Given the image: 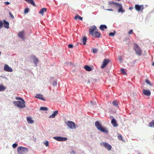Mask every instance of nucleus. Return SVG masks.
<instances>
[{"label":"nucleus","mask_w":154,"mask_h":154,"mask_svg":"<svg viewBox=\"0 0 154 154\" xmlns=\"http://www.w3.org/2000/svg\"><path fill=\"white\" fill-rule=\"evenodd\" d=\"M118 103L119 102L116 100H114L112 102V104L113 105L117 107H119Z\"/></svg>","instance_id":"23"},{"label":"nucleus","mask_w":154,"mask_h":154,"mask_svg":"<svg viewBox=\"0 0 154 154\" xmlns=\"http://www.w3.org/2000/svg\"><path fill=\"white\" fill-rule=\"evenodd\" d=\"M134 49L138 55L139 56L141 55L142 53L141 50L137 45L136 44L134 45Z\"/></svg>","instance_id":"4"},{"label":"nucleus","mask_w":154,"mask_h":154,"mask_svg":"<svg viewBox=\"0 0 154 154\" xmlns=\"http://www.w3.org/2000/svg\"><path fill=\"white\" fill-rule=\"evenodd\" d=\"M44 144L46 146H49V142L48 141H46L44 143Z\"/></svg>","instance_id":"38"},{"label":"nucleus","mask_w":154,"mask_h":154,"mask_svg":"<svg viewBox=\"0 0 154 154\" xmlns=\"http://www.w3.org/2000/svg\"><path fill=\"white\" fill-rule=\"evenodd\" d=\"M16 99L17 100H20L21 101L24 102V100L23 99H22L21 97H16Z\"/></svg>","instance_id":"35"},{"label":"nucleus","mask_w":154,"mask_h":154,"mask_svg":"<svg viewBox=\"0 0 154 154\" xmlns=\"http://www.w3.org/2000/svg\"><path fill=\"white\" fill-rule=\"evenodd\" d=\"M9 14L10 15V16L12 18V19H13L14 18V16L12 14L11 12H9Z\"/></svg>","instance_id":"46"},{"label":"nucleus","mask_w":154,"mask_h":154,"mask_svg":"<svg viewBox=\"0 0 154 154\" xmlns=\"http://www.w3.org/2000/svg\"><path fill=\"white\" fill-rule=\"evenodd\" d=\"M95 126L98 130L105 133H108V131L105 128L102 126L101 124L99 121H97L95 122Z\"/></svg>","instance_id":"1"},{"label":"nucleus","mask_w":154,"mask_h":154,"mask_svg":"<svg viewBox=\"0 0 154 154\" xmlns=\"http://www.w3.org/2000/svg\"><path fill=\"white\" fill-rule=\"evenodd\" d=\"M110 61V60L109 59H105L102 63V65L101 66V69L104 68L107 65L108 63Z\"/></svg>","instance_id":"8"},{"label":"nucleus","mask_w":154,"mask_h":154,"mask_svg":"<svg viewBox=\"0 0 154 154\" xmlns=\"http://www.w3.org/2000/svg\"><path fill=\"white\" fill-rule=\"evenodd\" d=\"M40 110L44 111H47L48 109L47 107H41L40 108Z\"/></svg>","instance_id":"28"},{"label":"nucleus","mask_w":154,"mask_h":154,"mask_svg":"<svg viewBox=\"0 0 154 154\" xmlns=\"http://www.w3.org/2000/svg\"><path fill=\"white\" fill-rule=\"evenodd\" d=\"M138 154H140V153H138Z\"/></svg>","instance_id":"57"},{"label":"nucleus","mask_w":154,"mask_h":154,"mask_svg":"<svg viewBox=\"0 0 154 154\" xmlns=\"http://www.w3.org/2000/svg\"><path fill=\"white\" fill-rule=\"evenodd\" d=\"M27 122L29 124H32L34 122V121L32 119V118L28 117L27 118Z\"/></svg>","instance_id":"19"},{"label":"nucleus","mask_w":154,"mask_h":154,"mask_svg":"<svg viewBox=\"0 0 154 154\" xmlns=\"http://www.w3.org/2000/svg\"><path fill=\"white\" fill-rule=\"evenodd\" d=\"M149 126L151 127H154V120H152L149 123Z\"/></svg>","instance_id":"31"},{"label":"nucleus","mask_w":154,"mask_h":154,"mask_svg":"<svg viewBox=\"0 0 154 154\" xmlns=\"http://www.w3.org/2000/svg\"><path fill=\"white\" fill-rule=\"evenodd\" d=\"M118 137L119 139L122 140V137L121 135H119L118 136Z\"/></svg>","instance_id":"48"},{"label":"nucleus","mask_w":154,"mask_h":154,"mask_svg":"<svg viewBox=\"0 0 154 154\" xmlns=\"http://www.w3.org/2000/svg\"><path fill=\"white\" fill-rule=\"evenodd\" d=\"M121 71L122 72L124 73V74H126L125 72V69H123V68H121Z\"/></svg>","instance_id":"44"},{"label":"nucleus","mask_w":154,"mask_h":154,"mask_svg":"<svg viewBox=\"0 0 154 154\" xmlns=\"http://www.w3.org/2000/svg\"><path fill=\"white\" fill-rule=\"evenodd\" d=\"M57 81H54V82L53 83L52 85L54 86H55L57 85Z\"/></svg>","instance_id":"42"},{"label":"nucleus","mask_w":154,"mask_h":154,"mask_svg":"<svg viewBox=\"0 0 154 154\" xmlns=\"http://www.w3.org/2000/svg\"><path fill=\"white\" fill-rule=\"evenodd\" d=\"M25 1H26V2H28V1H29V0H25Z\"/></svg>","instance_id":"55"},{"label":"nucleus","mask_w":154,"mask_h":154,"mask_svg":"<svg viewBox=\"0 0 154 154\" xmlns=\"http://www.w3.org/2000/svg\"><path fill=\"white\" fill-rule=\"evenodd\" d=\"M135 9L137 11H142L144 8L143 5H136L135 6Z\"/></svg>","instance_id":"9"},{"label":"nucleus","mask_w":154,"mask_h":154,"mask_svg":"<svg viewBox=\"0 0 154 154\" xmlns=\"http://www.w3.org/2000/svg\"><path fill=\"white\" fill-rule=\"evenodd\" d=\"M100 144L101 145H103L109 151L111 150L112 146L110 145L108 143L105 142H103L101 143Z\"/></svg>","instance_id":"6"},{"label":"nucleus","mask_w":154,"mask_h":154,"mask_svg":"<svg viewBox=\"0 0 154 154\" xmlns=\"http://www.w3.org/2000/svg\"><path fill=\"white\" fill-rule=\"evenodd\" d=\"M58 112L57 110L54 111L53 114L49 116V118H54L58 114Z\"/></svg>","instance_id":"15"},{"label":"nucleus","mask_w":154,"mask_h":154,"mask_svg":"<svg viewBox=\"0 0 154 154\" xmlns=\"http://www.w3.org/2000/svg\"><path fill=\"white\" fill-rule=\"evenodd\" d=\"M70 154H75V152L73 150H72Z\"/></svg>","instance_id":"50"},{"label":"nucleus","mask_w":154,"mask_h":154,"mask_svg":"<svg viewBox=\"0 0 154 154\" xmlns=\"http://www.w3.org/2000/svg\"><path fill=\"white\" fill-rule=\"evenodd\" d=\"M1 52L0 51V55H1Z\"/></svg>","instance_id":"56"},{"label":"nucleus","mask_w":154,"mask_h":154,"mask_svg":"<svg viewBox=\"0 0 154 154\" xmlns=\"http://www.w3.org/2000/svg\"><path fill=\"white\" fill-rule=\"evenodd\" d=\"M4 24V23L1 20H0V29L2 27Z\"/></svg>","instance_id":"41"},{"label":"nucleus","mask_w":154,"mask_h":154,"mask_svg":"<svg viewBox=\"0 0 154 154\" xmlns=\"http://www.w3.org/2000/svg\"><path fill=\"white\" fill-rule=\"evenodd\" d=\"M74 19L75 20H77L78 19H79L81 20H82V17H81L78 15H76L74 17Z\"/></svg>","instance_id":"30"},{"label":"nucleus","mask_w":154,"mask_h":154,"mask_svg":"<svg viewBox=\"0 0 154 154\" xmlns=\"http://www.w3.org/2000/svg\"><path fill=\"white\" fill-rule=\"evenodd\" d=\"M111 123L113 125V126L114 127H116L118 126V125L117 124V122L116 120L114 119H112L111 121Z\"/></svg>","instance_id":"14"},{"label":"nucleus","mask_w":154,"mask_h":154,"mask_svg":"<svg viewBox=\"0 0 154 154\" xmlns=\"http://www.w3.org/2000/svg\"><path fill=\"white\" fill-rule=\"evenodd\" d=\"M106 10L107 11H113V10L112 9H106Z\"/></svg>","instance_id":"52"},{"label":"nucleus","mask_w":154,"mask_h":154,"mask_svg":"<svg viewBox=\"0 0 154 154\" xmlns=\"http://www.w3.org/2000/svg\"><path fill=\"white\" fill-rule=\"evenodd\" d=\"M92 51L93 53H95L97 52L98 50L97 48H93Z\"/></svg>","instance_id":"36"},{"label":"nucleus","mask_w":154,"mask_h":154,"mask_svg":"<svg viewBox=\"0 0 154 154\" xmlns=\"http://www.w3.org/2000/svg\"><path fill=\"white\" fill-rule=\"evenodd\" d=\"M25 102H22L20 101H13L14 104L19 108H23L25 107Z\"/></svg>","instance_id":"3"},{"label":"nucleus","mask_w":154,"mask_h":154,"mask_svg":"<svg viewBox=\"0 0 154 154\" xmlns=\"http://www.w3.org/2000/svg\"><path fill=\"white\" fill-rule=\"evenodd\" d=\"M4 23V27L7 28V29H8L9 28V23L6 21L5 20H3Z\"/></svg>","instance_id":"18"},{"label":"nucleus","mask_w":154,"mask_h":154,"mask_svg":"<svg viewBox=\"0 0 154 154\" xmlns=\"http://www.w3.org/2000/svg\"><path fill=\"white\" fill-rule=\"evenodd\" d=\"M17 145L18 144L17 143H15L13 144L12 146L14 148H15L17 146Z\"/></svg>","instance_id":"39"},{"label":"nucleus","mask_w":154,"mask_h":154,"mask_svg":"<svg viewBox=\"0 0 154 154\" xmlns=\"http://www.w3.org/2000/svg\"><path fill=\"white\" fill-rule=\"evenodd\" d=\"M47 11V9L46 8H42L41 9L39 12V13L41 14L42 15H43V13L44 12H46Z\"/></svg>","instance_id":"20"},{"label":"nucleus","mask_w":154,"mask_h":154,"mask_svg":"<svg viewBox=\"0 0 154 154\" xmlns=\"http://www.w3.org/2000/svg\"><path fill=\"white\" fill-rule=\"evenodd\" d=\"M96 104V103L95 102H93L92 101H91L90 103V105H91L92 106L94 107V106H95Z\"/></svg>","instance_id":"37"},{"label":"nucleus","mask_w":154,"mask_h":154,"mask_svg":"<svg viewBox=\"0 0 154 154\" xmlns=\"http://www.w3.org/2000/svg\"><path fill=\"white\" fill-rule=\"evenodd\" d=\"M83 41V45H85L86 44V42L87 40V38L86 36H84L82 39Z\"/></svg>","instance_id":"26"},{"label":"nucleus","mask_w":154,"mask_h":154,"mask_svg":"<svg viewBox=\"0 0 154 154\" xmlns=\"http://www.w3.org/2000/svg\"><path fill=\"white\" fill-rule=\"evenodd\" d=\"M27 2L30 3L33 6H35V4L33 0H29Z\"/></svg>","instance_id":"27"},{"label":"nucleus","mask_w":154,"mask_h":154,"mask_svg":"<svg viewBox=\"0 0 154 154\" xmlns=\"http://www.w3.org/2000/svg\"><path fill=\"white\" fill-rule=\"evenodd\" d=\"M53 138L54 139L59 141H65L67 139V138L66 137H54Z\"/></svg>","instance_id":"7"},{"label":"nucleus","mask_w":154,"mask_h":154,"mask_svg":"<svg viewBox=\"0 0 154 154\" xmlns=\"http://www.w3.org/2000/svg\"><path fill=\"white\" fill-rule=\"evenodd\" d=\"M35 97L38 99L43 100V101L45 100L43 98V96L41 94H37L35 96Z\"/></svg>","instance_id":"17"},{"label":"nucleus","mask_w":154,"mask_h":154,"mask_svg":"<svg viewBox=\"0 0 154 154\" xmlns=\"http://www.w3.org/2000/svg\"><path fill=\"white\" fill-rule=\"evenodd\" d=\"M96 29H97L96 27L94 25L93 26L89 29V34L91 35L94 32V31Z\"/></svg>","instance_id":"12"},{"label":"nucleus","mask_w":154,"mask_h":154,"mask_svg":"<svg viewBox=\"0 0 154 154\" xmlns=\"http://www.w3.org/2000/svg\"><path fill=\"white\" fill-rule=\"evenodd\" d=\"M18 36L22 39H24L25 38L24 37V34L23 31H21L18 33Z\"/></svg>","instance_id":"16"},{"label":"nucleus","mask_w":154,"mask_h":154,"mask_svg":"<svg viewBox=\"0 0 154 154\" xmlns=\"http://www.w3.org/2000/svg\"><path fill=\"white\" fill-rule=\"evenodd\" d=\"M119 8L118 10V13L122 12L123 13L125 12V10H123V7L122 5L119 7Z\"/></svg>","instance_id":"24"},{"label":"nucleus","mask_w":154,"mask_h":154,"mask_svg":"<svg viewBox=\"0 0 154 154\" xmlns=\"http://www.w3.org/2000/svg\"><path fill=\"white\" fill-rule=\"evenodd\" d=\"M5 3L6 5H8L10 3L8 2H5Z\"/></svg>","instance_id":"51"},{"label":"nucleus","mask_w":154,"mask_h":154,"mask_svg":"<svg viewBox=\"0 0 154 154\" xmlns=\"http://www.w3.org/2000/svg\"><path fill=\"white\" fill-rule=\"evenodd\" d=\"M29 9L28 8H26L24 10V13L26 14L28 13L29 11Z\"/></svg>","instance_id":"40"},{"label":"nucleus","mask_w":154,"mask_h":154,"mask_svg":"<svg viewBox=\"0 0 154 154\" xmlns=\"http://www.w3.org/2000/svg\"><path fill=\"white\" fill-rule=\"evenodd\" d=\"M84 68L88 71H90L92 70V68L90 66L87 65L85 66Z\"/></svg>","instance_id":"22"},{"label":"nucleus","mask_w":154,"mask_h":154,"mask_svg":"<svg viewBox=\"0 0 154 154\" xmlns=\"http://www.w3.org/2000/svg\"><path fill=\"white\" fill-rule=\"evenodd\" d=\"M17 151L18 154H25L28 152V149L23 146H19L17 148Z\"/></svg>","instance_id":"2"},{"label":"nucleus","mask_w":154,"mask_h":154,"mask_svg":"<svg viewBox=\"0 0 154 154\" xmlns=\"http://www.w3.org/2000/svg\"><path fill=\"white\" fill-rule=\"evenodd\" d=\"M91 35L94 38H99L101 34L98 32L95 31Z\"/></svg>","instance_id":"10"},{"label":"nucleus","mask_w":154,"mask_h":154,"mask_svg":"<svg viewBox=\"0 0 154 154\" xmlns=\"http://www.w3.org/2000/svg\"><path fill=\"white\" fill-rule=\"evenodd\" d=\"M145 82H146V84H147L149 85L150 86H151L152 85L151 83L150 82L148 79H146V80H145Z\"/></svg>","instance_id":"33"},{"label":"nucleus","mask_w":154,"mask_h":154,"mask_svg":"<svg viewBox=\"0 0 154 154\" xmlns=\"http://www.w3.org/2000/svg\"><path fill=\"white\" fill-rule=\"evenodd\" d=\"M6 89V88L3 85H0V91H4Z\"/></svg>","instance_id":"29"},{"label":"nucleus","mask_w":154,"mask_h":154,"mask_svg":"<svg viewBox=\"0 0 154 154\" xmlns=\"http://www.w3.org/2000/svg\"><path fill=\"white\" fill-rule=\"evenodd\" d=\"M73 47V45L72 44H69L68 45V47L69 48H72Z\"/></svg>","instance_id":"43"},{"label":"nucleus","mask_w":154,"mask_h":154,"mask_svg":"<svg viewBox=\"0 0 154 154\" xmlns=\"http://www.w3.org/2000/svg\"><path fill=\"white\" fill-rule=\"evenodd\" d=\"M34 62V65L35 66H36L37 65V63L38 62V60L35 57H34L33 59Z\"/></svg>","instance_id":"25"},{"label":"nucleus","mask_w":154,"mask_h":154,"mask_svg":"<svg viewBox=\"0 0 154 154\" xmlns=\"http://www.w3.org/2000/svg\"><path fill=\"white\" fill-rule=\"evenodd\" d=\"M118 59H119V61H120L121 62H122V58L121 57H119L118 58Z\"/></svg>","instance_id":"47"},{"label":"nucleus","mask_w":154,"mask_h":154,"mask_svg":"<svg viewBox=\"0 0 154 154\" xmlns=\"http://www.w3.org/2000/svg\"><path fill=\"white\" fill-rule=\"evenodd\" d=\"M143 93L144 95L147 96H149L151 94V92L149 90L143 89Z\"/></svg>","instance_id":"13"},{"label":"nucleus","mask_w":154,"mask_h":154,"mask_svg":"<svg viewBox=\"0 0 154 154\" xmlns=\"http://www.w3.org/2000/svg\"><path fill=\"white\" fill-rule=\"evenodd\" d=\"M132 8H133L130 7H129V10H131V9H132Z\"/></svg>","instance_id":"53"},{"label":"nucleus","mask_w":154,"mask_h":154,"mask_svg":"<svg viewBox=\"0 0 154 154\" xmlns=\"http://www.w3.org/2000/svg\"><path fill=\"white\" fill-rule=\"evenodd\" d=\"M66 123L70 129H74L75 128V124L72 122L68 121L66 122Z\"/></svg>","instance_id":"5"},{"label":"nucleus","mask_w":154,"mask_h":154,"mask_svg":"<svg viewBox=\"0 0 154 154\" xmlns=\"http://www.w3.org/2000/svg\"><path fill=\"white\" fill-rule=\"evenodd\" d=\"M152 65L154 66V62L153 63H152Z\"/></svg>","instance_id":"54"},{"label":"nucleus","mask_w":154,"mask_h":154,"mask_svg":"<svg viewBox=\"0 0 154 154\" xmlns=\"http://www.w3.org/2000/svg\"><path fill=\"white\" fill-rule=\"evenodd\" d=\"M100 29L102 31H103L104 29H106L107 27L106 25H101L99 27Z\"/></svg>","instance_id":"21"},{"label":"nucleus","mask_w":154,"mask_h":154,"mask_svg":"<svg viewBox=\"0 0 154 154\" xmlns=\"http://www.w3.org/2000/svg\"><path fill=\"white\" fill-rule=\"evenodd\" d=\"M4 70L8 72H12L13 71L11 67H10L7 64L5 65Z\"/></svg>","instance_id":"11"},{"label":"nucleus","mask_w":154,"mask_h":154,"mask_svg":"<svg viewBox=\"0 0 154 154\" xmlns=\"http://www.w3.org/2000/svg\"><path fill=\"white\" fill-rule=\"evenodd\" d=\"M133 32V30H130L129 31V32L128 33L129 34H131Z\"/></svg>","instance_id":"49"},{"label":"nucleus","mask_w":154,"mask_h":154,"mask_svg":"<svg viewBox=\"0 0 154 154\" xmlns=\"http://www.w3.org/2000/svg\"><path fill=\"white\" fill-rule=\"evenodd\" d=\"M116 32L114 31L113 32H110L109 34V35L110 36H113L114 35Z\"/></svg>","instance_id":"34"},{"label":"nucleus","mask_w":154,"mask_h":154,"mask_svg":"<svg viewBox=\"0 0 154 154\" xmlns=\"http://www.w3.org/2000/svg\"><path fill=\"white\" fill-rule=\"evenodd\" d=\"M116 2H109V5H114Z\"/></svg>","instance_id":"45"},{"label":"nucleus","mask_w":154,"mask_h":154,"mask_svg":"<svg viewBox=\"0 0 154 154\" xmlns=\"http://www.w3.org/2000/svg\"><path fill=\"white\" fill-rule=\"evenodd\" d=\"M122 5L120 3H118L116 2L115 3V5H114L115 6H116V7H119L121 6H122Z\"/></svg>","instance_id":"32"}]
</instances>
